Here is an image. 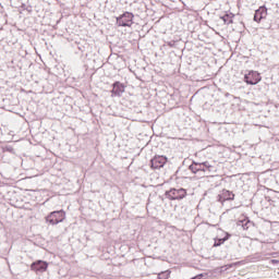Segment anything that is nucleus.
<instances>
[{
  "mask_svg": "<svg viewBox=\"0 0 279 279\" xmlns=\"http://www.w3.org/2000/svg\"><path fill=\"white\" fill-rule=\"evenodd\" d=\"M262 81V75L258 72H255V70H251L247 74L244 75V82L255 86Z\"/></svg>",
  "mask_w": 279,
  "mask_h": 279,
  "instance_id": "obj_3",
  "label": "nucleus"
},
{
  "mask_svg": "<svg viewBox=\"0 0 279 279\" xmlns=\"http://www.w3.org/2000/svg\"><path fill=\"white\" fill-rule=\"evenodd\" d=\"M202 278H203V275H197V276L192 277L191 279H202Z\"/></svg>",
  "mask_w": 279,
  "mask_h": 279,
  "instance_id": "obj_15",
  "label": "nucleus"
},
{
  "mask_svg": "<svg viewBox=\"0 0 279 279\" xmlns=\"http://www.w3.org/2000/svg\"><path fill=\"white\" fill-rule=\"evenodd\" d=\"M134 15L132 13L125 12L124 14L117 17L118 26H132Z\"/></svg>",
  "mask_w": 279,
  "mask_h": 279,
  "instance_id": "obj_4",
  "label": "nucleus"
},
{
  "mask_svg": "<svg viewBox=\"0 0 279 279\" xmlns=\"http://www.w3.org/2000/svg\"><path fill=\"white\" fill-rule=\"evenodd\" d=\"M221 20L226 25H230L234 23V14H226L221 16Z\"/></svg>",
  "mask_w": 279,
  "mask_h": 279,
  "instance_id": "obj_12",
  "label": "nucleus"
},
{
  "mask_svg": "<svg viewBox=\"0 0 279 279\" xmlns=\"http://www.w3.org/2000/svg\"><path fill=\"white\" fill-rule=\"evenodd\" d=\"M165 195L170 201H181L187 196V191L185 189H171L166 191Z\"/></svg>",
  "mask_w": 279,
  "mask_h": 279,
  "instance_id": "obj_2",
  "label": "nucleus"
},
{
  "mask_svg": "<svg viewBox=\"0 0 279 279\" xmlns=\"http://www.w3.org/2000/svg\"><path fill=\"white\" fill-rule=\"evenodd\" d=\"M250 223H251V221L247 220V217H246V216H243V218H242L241 220H238V221H236V225H238V226H242V227H243V230H247Z\"/></svg>",
  "mask_w": 279,
  "mask_h": 279,
  "instance_id": "obj_13",
  "label": "nucleus"
},
{
  "mask_svg": "<svg viewBox=\"0 0 279 279\" xmlns=\"http://www.w3.org/2000/svg\"><path fill=\"white\" fill-rule=\"evenodd\" d=\"M270 263L271 264H279V259H271Z\"/></svg>",
  "mask_w": 279,
  "mask_h": 279,
  "instance_id": "obj_16",
  "label": "nucleus"
},
{
  "mask_svg": "<svg viewBox=\"0 0 279 279\" xmlns=\"http://www.w3.org/2000/svg\"><path fill=\"white\" fill-rule=\"evenodd\" d=\"M267 17V10L265 7H259L258 10L255 11L254 20L256 23H260L263 19Z\"/></svg>",
  "mask_w": 279,
  "mask_h": 279,
  "instance_id": "obj_8",
  "label": "nucleus"
},
{
  "mask_svg": "<svg viewBox=\"0 0 279 279\" xmlns=\"http://www.w3.org/2000/svg\"><path fill=\"white\" fill-rule=\"evenodd\" d=\"M235 195L232 191L229 190H222V193L220 195V199L222 201H234Z\"/></svg>",
  "mask_w": 279,
  "mask_h": 279,
  "instance_id": "obj_11",
  "label": "nucleus"
},
{
  "mask_svg": "<svg viewBox=\"0 0 279 279\" xmlns=\"http://www.w3.org/2000/svg\"><path fill=\"white\" fill-rule=\"evenodd\" d=\"M158 279H168V276L166 274H159Z\"/></svg>",
  "mask_w": 279,
  "mask_h": 279,
  "instance_id": "obj_14",
  "label": "nucleus"
},
{
  "mask_svg": "<svg viewBox=\"0 0 279 279\" xmlns=\"http://www.w3.org/2000/svg\"><path fill=\"white\" fill-rule=\"evenodd\" d=\"M189 169L193 173L198 174V177H201L202 172L208 171V166L201 162H193L192 165L189 166Z\"/></svg>",
  "mask_w": 279,
  "mask_h": 279,
  "instance_id": "obj_6",
  "label": "nucleus"
},
{
  "mask_svg": "<svg viewBox=\"0 0 279 279\" xmlns=\"http://www.w3.org/2000/svg\"><path fill=\"white\" fill-rule=\"evenodd\" d=\"M123 93H125V85L119 83V81L113 83L112 94L117 95L118 97H121V94H123Z\"/></svg>",
  "mask_w": 279,
  "mask_h": 279,
  "instance_id": "obj_9",
  "label": "nucleus"
},
{
  "mask_svg": "<svg viewBox=\"0 0 279 279\" xmlns=\"http://www.w3.org/2000/svg\"><path fill=\"white\" fill-rule=\"evenodd\" d=\"M168 158L163 155H156L153 159H150V168L160 169L166 166Z\"/></svg>",
  "mask_w": 279,
  "mask_h": 279,
  "instance_id": "obj_5",
  "label": "nucleus"
},
{
  "mask_svg": "<svg viewBox=\"0 0 279 279\" xmlns=\"http://www.w3.org/2000/svg\"><path fill=\"white\" fill-rule=\"evenodd\" d=\"M223 235L225 236H222V238L215 239L214 247L221 246V245H223V243H226V241L230 240V233L225 232Z\"/></svg>",
  "mask_w": 279,
  "mask_h": 279,
  "instance_id": "obj_10",
  "label": "nucleus"
},
{
  "mask_svg": "<svg viewBox=\"0 0 279 279\" xmlns=\"http://www.w3.org/2000/svg\"><path fill=\"white\" fill-rule=\"evenodd\" d=\"M49 264L45 260H36L31 265V270L35 272H45L47 271Z\"/></svg>",
  "mask_w": 279,
  "mask_h": 279,
  "instance_id": "obj_7",
  "label": "nucleus"
},
{
  "mask_svg": "<svg viewBox=\"0 0 279 279\" xmlns=\"http://www.w3.org/2000/svg\"><path fill=\"white\" fill-rule=\"evenodd\" d=\"M66 219V213L64 210L51 211L50 215L46 217L47 223L52 226L62 223Z\"/></svg>",
  "mask_w": 279,
  "mask_h": 279,
  "instance_id": "obj_1",
  "label": "nucleus"
}]
</instances>
